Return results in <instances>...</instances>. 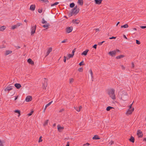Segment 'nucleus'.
I'll list each match as a JSON object with an SVG mask.
<instances>
[{
	"label": "nucleus",
	"mask_w": 146,
	"mask_h": 146,
	"mask_svg": "<svg viewBox=\"0 0 146 146\" xmlns=\"http://www.w3.org/2000/svg\"><path fill=\"white\" fill-rule=\"evenodd\" d=\"M80 10L78 8L77 6H76L74 8L72 9L70 13L68 14L69 17L72 16L74 14H76Z\"/></svg>",
	"instance_id": "nucleus-1"
},
{
	"label": "nucleus",
	"mask_w": 146,
	"mask_h": 146,
	"mask_svg": "<svg viewBox=\"0 0 146 146\" xmlns=\"http://www.w3.org/2000/svg\"><path fill=\"white\" fill-rule=\"evenodd\" d=\"M108 94L110 97L113 100H114L115 99V90L114 89H111L109 90L108 92Z\"/></svg>",
	"instance_id": "nucleus-2"
},
{
	"label": "nucleus",
	"mask_w": 146,
	"mask_h": 146,
	"mask_svg": "<svg viewBox=\"0 0 146 146\" xmlns=\"http://www.w3.org/2000/svg\"><path fill=\"white\" fill-rule=\"evenodd\" d=\"M36 27V25H35L34 26H33L31 27V35H33L34 33H35Z\"/></svg>",
	"instance_id": "nucleus-3"
},
{
	"label": "nucleus",
	"mask_w": 146,
	"mask_h": 146,
	"mask_svg": "<svg viewBox=\"0 0 146 146\" xmlns=\"http://www.w3.org/2000/svg\"><path fill=\"white\" fill-rule=\"evenodd\" d=\"M72 29L73 27H68L66 29V32L68 33H69L72 32Z\"/></svg>",
	"instance_id": "nucleus-4"
},
{
	"label": "nucleus",
	"mask_w": 146,
	"mask_h": 146,
	"mask_svg": "<svg viewBox=\"0 0 146 146\" xmlns=\"http://www.w3.org/2000/svg\"><path fill=\"white\" fill-rule=\"evenodd\" d=\"M137 135L139 137H141L143 135L142 132L140 130H138L137 131Z\"/></svg>",
	"instance_id": "nucleus-5"
},
{
	"label": "nucleus",
	"mask_w": 146,
	"mask_h": 146,
	"mask_svg": "<svg viewBox=\"0 0 146 146\" xmlns=\"http://www.w3.org/2000/svg\"><path fill=\"white\" fill-rule=\"evenodd\" d=\"M32 100V97L30 96H27L26 98L25 101L27 102H29L31 101Z\"/></svg>",
	"instance_id": "nucleus-6"
},
{
	"label": "nucleus",
	"mask_w": 146,
	"mask_h": 146,
	"mask_svg": "<svg viewBox=\"0 0 146 146\" xmlns=\"http://www.w3.org/2000/svg\"><path fill=\"white\" fill-rule=\"evenodd\" d=\"M80 22V21L78 19H76L75 20L73 19L72 21V23L75 24L76 25H77Z\"/></svg>",
	"instance_id": "nucleus-7"
},
{
	"label": "nucleus",
	"mask_w": 146,
	"mask_h": 146,
	"mask_svg": "<svg viewBox=\"0 0 146 146\" xmlns=\"http://www.w3.org/2000/svg\"><path fill=\"white\" fill-rule=\"evenodd\" d=\"M52 101H51L48 104H47L45 106L44 108V109L43 111L44 112H45V111L46 109V108H47V107L48 106H49L52 103Z\"/></svg>",
	"instance_id": "nucleus-8"
},
{
	"label": "nucleus",
	"mask_w": 146,
	"mask_h": 146,
	"mask_svg": "<svg viewBox=\"0 0 146 146\" xmlns=\"http://www.w3.org/2000/svg\"><path fill=\"white\" fill-rule=\"evenodd\" d=\"M109 54L111 56H113L114 55H115L116 54L115 51L113 50L111 51H110L109 52Z\"/></svg>",
	"instance_id": "nucleus-9"
},
{
	"label": "nucleus",
	"mask_w": 146,
	"mask_h": 146,
	"mask_svg": "<svg viewBox=\"0 0 146 146\" xmlns=\"http://www.w3.org/2000/svg\"><path fill=\"white\" fill-rule=\"evenodd\" d=\"M12 90V86H8L5 89V92H6L7 91H8L9 92Z\"/></svg>",
	"instance_id": "nucleus-10"
},
{
	"label": "nucleus",
	"mask_w": 146,
	"mask_h": 146,
	"mask_svg": "<svg viewBox=\"0 0 146 146\" xmlns=\"http://www.w3.org/2000/svg\"><path fill=\"white\" fill-rule=\"evenodd\" d=\"M36 6L35 5H32L30 7V9L32 11H34L35 9Z\"/></svg>",
	"instance_id": "nucleus-11"
},
{
	"label": "nucleus",
	"mask_w": 146,
	"mask_h": 146,
	"mask_svg": "<svg viewBox=\"0 0 146 146\" xmlns=\"http://www.w3.org/2000/svg\"><path fill=\"white\" fill-rule=\"evenodd\" d=\"M95 3L96 4L98 5L100 4L102 1V0H94Z\"/></svg>",
	"instance_id": "nucleus-12"
},
{
	"label": "nucleus",
	"mask_w": 146,
	"mask_h": 146,
	"mask_svg": "<svg viewBox=\"0 0 146 146\" xmlns=\"http://www.w3.org/2000/svg\"><path fill=\"white\" fill-rule=\"evenodd\" d=\"M134 111V108H133L131 110H129L126 112V113L128 114H131Z\"/></svg>",
	"instance_id": "nucleus-13"
},
{
	"label": "nucleus",
	"mask_w": 146,
	"mask_h": 146,
	"mask_svg": "<svg viewBox=\"0 0 146 146\" xmlns=\"http://www.w3.org/2000/svg\"><path fill=\"white\" fill-rule=\"evenodd\" d=\"M27 62L29 64L32 65H33L34 64V62L30 58L28 59L27 60Z\"/></svg>",
	"instance_id": "nucleus-14"
},
{
	"label": "nucleus",
	"mask_w": 146,
	"mask_h": 146,
	"mask_svg": "<svg viewBox=\"0 0 146 146\" xmlns=\"http://www.w3.org/2000/svg\"><path fill=\"white\" fill-rule=\"evenodd\" d=\"M15 86L17 88L19 89L21 87V85L19 83H16L15 84Z\"/></svg>",
	"instance_id": "nucleus-15"
},
{
	"label": "nucleus",
	"mask_w": 146,
	"mask_h": 146,
	"mask_svg": "<svg viewBox=\"0 0 146 146\" xmlns=\"http://www.w3.org/2000/svg\"><path fill=\"white\" fill-rule=\"evenodd\" d=\"M78 3L80 5H82L84 3V1L83 0H78Z\"/></svg>",
	"instance_id": "nucleus-16"
},
{
	"label": "nucleus",
	"mask_w": 146,
	"mask_h": 146,
	"mask_svg": "<svg viewBox=\"0 0 146 146\" xmlns=\"http://www.w3.org/2000/svg\"><path fill=\"white\" fill-rule=\"evenodd\" d=\"M89 51V50H86L82 53V55L86 56L87 54V53Z\"/></svg>",
	"instance_id": "nucleus-17"
},
{
	"label": "nucleus",
	"mask_w": 146,
	"mask_h": 146,
	"mask_svg": "<svg viewBox=\"0 0 146 146\" xmlns=\"http://www.w3.org/2000/svg\"><path fill=\"white\" fill-rule=\"evenodd\" d=\"M57 127L58 131H61V130L63 129H64V127H61L59 125H57Z\"/></svg>",
	"instance_id": "nucleus-18"
},
{
	"label": "nucleus",
	"mask_w": 146,
	"mask_h": 146,
	"mask_svg": "<svg viewBox=\"0 0 146 146\" xmlns=\"http://www.w3.org/2000/svg\"><path fill=\"white\" fill-rule=\"evenodd\" d=\"M129 140L130 142L132 143H134L135 141V139L133 136H131L130 139H129Z\"/></svg>",
	"instance_id": "nucleus-19"
},
{
	"label": "nucleus",
	"mask_w": 146,
	"mask_h": 146,
	"mask_svg": "<svg viewBox=\"0 0 146 146\" xmlns=\"http://www.w3.org/2000/svg\"><path fill=\"white\" fill-rule=\"evenodd\" d=\"M52 51V48H50L48 49L47 52V55H48Z\"/></svg>",
	"instance_id": "nucleus-20"
},
{
	"label": "nucleus",
	"mask_w": 146,
	"mask_h": 146,
	"mask_svg": "<svg viewBox=\"0 0 146 146\" xmlns=\"http://www.w3.org/2000/svg\"><path fill=\"white\" fill-rule=\"evenodd\" d=\"M6 27L4 26H3L0 27V31H3L6 29Z\"/></svg>",
	"instance_id": "nucleus-21"
},
{
	"label": "nucleus",
	"mask_w": 146,
	"mask_h": 146,
	"mask_svg": "<svg viewBox=\"0 0 146 146\" xmlns=\"http://www.w3.org/2000/svg\"><path fill=\"white\" fill-rule=\"evenodd\" d=\"M92 139H100V138L98 137V135H95L93 137Z\"/></svg>",
	"instance_id": "nucleus-22"
},
{
	"label": "nucleus",
	"mask_w": 146,
	"mask_h": 146,
	"mask_svg": "<svg viewBox=\"0 0 146 146\" xmlns=\"http://www.w3.org/2000/svg\"><path fill=\"white\" fill-rule=\"evenodd\" d=\"M12 52V51L10 50H7L6 51L5 54L6 55H8L10 54H11Z\"/></svg>",
	"instance_id": "nucleus-23"
},
{
	"label": "nucleus",
	"mask_w": 146,
	"mask_h": 146,
	"mask_svg": "<svg viewBox=\"0 0 146 146\" xmlns=\"http://www.w3.org/2000/svg\"><path fill=\"white\" fill-rule=\"evenodd\" d=\"M47 86L46 83H44L42 86V87L43 89L45 90Z\"/></svg>",
	"instance_id": "nucleus-24"
},
{
	"label": "nucleus",
	"mask_w": 146,
	"mask_h": 146,
	"mask_svg": "<svg viewBox=\"0 0 146 146\" xmlns=\"http://www.w3.org/2000/svg\"><path fill=\"white\" fill-rule=\"evenodd\" d=\"M46 24H45V25H43L42 26V27H44V28H46V27L48 28V26L50 25L48 23Z\"/></svg>",
	"instance_id": "nucleus-25"
},
{
	"label": "nucleus",
	"mask_w": 146,
	"mask_h": 146,
	"mask_svg": "<svg viewBox=\"0 0 146 146\" xmlns=\"http://www.w3.org/2000/svg\"><path fill=\"white\" fill-rule=\"evenodd\" d=\"M124 56L123 55H119L118 56H117L116 57V58L117 59H120L121 58H123Z\"/></svg>",
	"instance_id": "nucleus-26"
},
{
	"label": "nucleus",
	"mask_w": 146,
	"mask_h": 146,
	"mask_svg": "<svg viewBox=\"0 0 146 146\" xmlns=\"http://www.w3.org/2000/svg\"><path fill=\"white\" fill-rule=\"evenodd\" d=\"M47 21L45 20L44 18H42L41 23L42 24H47Z\"/></svg>",
	"instance_id": "nucleus-27"
},
{
	"label": "nucleus",
	"mask_w": 146,
	"mask_h": 146,
	"mask_svg": "<svg viewBox=\"0 0 146 146\" xmlns=\"http://www.w3.org/2000/svg\"><path fill=\"white\" fill-rule=\"evenodd\" d=\"M128 27V25L127 24H125L121 26V28H127Z\"/></svg>",
	"instance_id": "nucleus-28"
},
{
	"label": "nucleus",
	"mask_w": 146,
	"mask_h": 146,
	"mask_svg": "<svg viewBox=\"0 0 146 146\" xmlns=\"http://www.w3.org/2000/svg\"><path fill=\"white\" fill-rule=\"evenodd\" d=\"M15 111V112L16 113H18V116H19L21 115L20 112V111L19 110H15V111Z\"/></svg>",
	"instance_id": "nucleus-29"
},
{
	"label": "nucleus",
	"mask_w": 146,
	"mask_h": 146,
	"mask_svg": "<svg viewBox=\"0 0 146 146\" xmlns=\"http://www.w3.org/2000/svg\"><path fill=\"white\" fill-rule=\"evenodd\" d=\"M75 5V4L74 3H70V7L71 8H73V7Z\"/></svg>",
	"instance_id": "nucleus-30"
},
{
	"label": "nucleus",
	"mask_w": 146,
	"mask_h": 146,
	"mask_svg": "<svg viewBox=\"0 0 146 146\" xmlns=\"http://www.w3.org/2000/svg\"><path fill=\"white\" fill-rule=\"evenodd\" d=\"M48 120H46L44 122V123L43 124V125L44 126H46V125H47L48 123Z\"/></svg>",
	"instance_id": "nucleus-31"
},
{
	"label": "nucleus",
	"mask_w": 146,
	"mask_h": 146,
	"mask_svg": "<svg viewBox=\"0 0 146 146\" xmlns=\"http://www.w3.org/2000/svg\"><path fill=\"white\" fill-rule=\"evenodd\" d=\"M113 108L111 107V106H108V107L106 109V110L107 111H109L111 109V108Z\"/></svg>",
	"instance_id": "nucleus-32"
},
{
	"label": "nucleus",
	"mask_w": 146,
	"mask_h": 146,
	"mask_svg": "<svg viewBox=\"0 0 146 146\" xmlns=\"http://www.w3.org/2000/svg\"><path fill=\"white\" fill-rule=\"evenodd\" d=\"M40 1H42L43 3H45L46 4L48 3V0H40Z\"/></svg>",
	"instance_id": "nucleus-33"
},
{
	"label": "nucleus",
	"mask_w": 146,
	"mask_h": 146,
	"mask_svg": "<svg viewBox=\"0 0 146 146\" xmlns=\"http://www.w3.org/2000/svg\"><path fill=\"white\" fill-rule=\"evenodd\" d=\"M89 72H90V73L91 74V77H92V78H93V72H92V70L91 69H90V70H89Z\"/></svg>",
	"instance_id": "nucleus-34"
},
{
	"label": "nucleus",
	"mask_w": 146,
	"mask_h": 146,
	"mask_svg": "<svg viewBox=\"0 0 146 146\" xmlns=\"http://www.w3.org/2000/svg\"><path fill=\"white\" fill-rule=\"evenodd\" d=\"M82 106H80L79 108V109H78V110H77V111L78 112H79L82 109Z\"/></svg>",
	"instance_id": "nucleus-35"
},
{
	"label": "nucleus",
	"mask_w": 146,
	"mask_h": 146,
	"mask_svg": "<svg viewBox=\"0 0 146 146\" xmlns=\"http://www.w3.org/2000/svg\"><path fill=\"white\" fill-rule=\"evenodd\" d=\"M73 54H68V57L69 58H72L73 56Z\"/></svg>",
	"instance_id": "nucleus-36"
},
{
	"label": "nucleus",
	"mask_w": 146,
	"mask_h": 146,
	"mask_svg": "<svg viewBox=\"0 0 146 146\" xmlns=\"http://www.w3.org/2000/svg\"><path fill=\"white\" fill-rule=\"evenodd\" d=\"M17 27V26L16 25H13L12 26L11 29H14Z\"/></svg>",
	"instance_id": "nucleus-37"
},
{
	"label": "nucleus",
	"mask_w": 146,
	"mask_h": 146,
	"mask_svg": "<svg viewBox=\"0 0 146 146\" xmlns=\"http://www.w3.org/2000/svg\"><path fill=\"white\" fill-rule=\"evenodd\" d=\"M58 4V2H56L54 3L53 4H51V6L52 7V6L56 5Z\"/></svg>",
	"instance_id": "nucleus-38"
},
{
	"label": "nucleus",
	"mask_w": 146,
	"mask_h": 146,
	"mask_svg": "<svg viewBox=\"0 0 146 146\" xmlns=\"http://www.w3.org/2000/svg\"><path fill=\"white\" fill-rule=\"evenodd\" d=\"M74 79L73 78H71L69 80V83L70 84L72 83L73 82Z\"/></svg>",
	"instance_id": "nucleus-39"
},
{
	"label": "nucleus",
	"mask_w": 146,
	"mask_h": 146,
	"mask_svg": "<svg viewBox=\"0 0 146 146\" xmlns=\"http://www.w3.org/2000/svg\"><path fill=\"white\" fill-rule=\"evenodd\" d=\"M22 25V24L21 23H18L17 24V25H16V26H17V27H19L21 25Z\"/></svg>",
	"instance_id": "nucleus-40"
},
{
	"label": "nucleus",
	"mask_w": 146,
	"mask_h": 146,
	"mask_svg": "<svg viewBox=\"0 0 146 146\" xmlns=\"http://www.w3.org/2000/svg\"><path fill=\"white\" fill-rule=\"evenodd\" d=\"M42 137L41 136H40L39 139L38 140V142H40L42 141Z\"/></svg>",
	"instance_id": "nucleus-41"
},
{
	"label": "nucleus",
	"mask_w": 146,
	"mask_h": 146,
	"mask_svg": "<svg viewBox=\"0 0 146 146\" xmlns=\"http://www.w3.org/2000/svg\"><path fill=\"white\" fill-rule=\"evenodd\" d=\"M124 96H125L124 95H123L122 96V97L121 98V99H122V100L123 101H125L126 100V99H125L124 98Z\"/></svg>",
	"instance_id": "nucleus-42"
},
{
	"label": "nucleus",
	"mask_w": 146,
	"mask_h": 146,
	"mask_svg": "<svg viewBox=\"0 0 146 146\" xmlns=\"http://www.w3.org/2000/svg\"><path fill=\"white\" fill-rule=\"evenodd\" d=\"M78 71L80 72H82L83 71V69L82 68H79L78 69Z\"/></svg>",
	"instance_id": "nucleus-43"
},
{
	"label": "nucleus",
	"mask_w": 146,
	"mask_h": 146,
	"mask_svg": "<svg viewBox=\"0 0 146 146\" xmlns=\"http://www.w3.org/2000/svg\"><path fill=\"white\" fill-rule=\"evenodd\" d=\"M33 111H31L30 112V113H29L28 114V115L29 116H30L31 115H32V114H33Z\"/></svg>",
	"instance_id": "nucleus-44"
},
{
	"label": "nucleus",
	"mask_w": 146,
	"mask_h": 146,
	"mask_svg": "<svg viewBox=\"0 0 146 146\" xmlns=\"http://www.w3.org/2000/svg\"><path fill=\"white\" fill-rule=\"evenodd\" d=\"M83 63H84V61H83L79 63V65L80 66H81L82 65H84V64Z\"/></svg>",
	"instance_id": "nucleus-45"
},
{
	"label": "nucleus",
	"mask_w": 146,
	"mask_h": 146,
	"mask_svg": "<svg viewBox=\"0 0 146 146\" xmlns=\"http://www.w3.org/2000/svg\"><path fill=\"white\" fill-rule=\"evenodd\" d=\"M136 43L137 44H140V41L139 40H136Z\"/></svg>",
	"instance_id": "nucleus-46"
},
{
	"label": "nucleus",
	"mask_w": 146,
	"mask_h": 146,
	"mask_svg": "<svg viewBox=\"0 0 146 146\" xmlns=\"http://www.w3.org/2000/svg\"><path fill=\"white\" fill-rule=\"evenodd\" d=\"M105 42L104 41H103L101 42H100L98 43V44L100 45H101L102 44V43Z\"/></svg>",
	"instance_id": "nucleus-47"
},
{
	"label": "nucleus",
	"mask_w": 146,
	"mask_h": 146,
	"mask_svg": "<svg viewBox=\"0 0 146 146\" xmlns=\"http://www.w3.org/2000/svg\"><path fill=\"white\" fill-rule=\"evenodd\" d=\"M113 141H111L109 143V144H110V145H111L113 143Z\"/></svg>",
	"instance_id": "nucleus-48"
},
{
	"label": "nucleus",
	"mask_w": 146,
	"mask_h": 146,
	"mask_svg": "<svg viewBox=\"0 0 146 146\" xmlns=\"http://www.w3.org/2000/svg\"><path fill=\"white\" fill-rule=\"evenodd\" d=\"M42 9H39L38 10V12L40 13H42Z\"/></svg>",
	"instance_id": "nucleus-49"
},
{
	"label": "nucleus",
	"mask_w": 146,
	"mask_h": 146,
	"mask_svg": "<svg viewBox=\"0 0 146 146\" xmlns=\"http://www.w3.org/2000/svg\"><path fill=\"white\" fill-rule=\"evenodd\" d=\"M0 146H4L2 141L0 140Z\"/></svg>",
	"instance_id": "nucleus-50"
},
{
	"label": "nucleus",
	"mask_w": 146,
	"mask_h": 146,
	"mask_svg": "<svg viewBox=\"0 0 146 146\" xmlns=\"http://www.w3.org/2000/svg\"><path fill=\"white\" fill-rule=\"evenodd\" d=\"M121 66L122 70H124L125 69V67L123 66V65H121Z\"/></svg>",
	"instance_id": "nucleus-51"
},
{
	"label": "nucleus",
	"mask_w": 146,
	"mask_h": 146,
	"mask_svg": "<svg viewBox=\"0 0 146 146\" xmlns=\"http://www.w3.org/2000/svg\"><path fill=\"white\" fill-rule=\"evenodd\" d=\"M66 57L65 56H64V62H66Z\"/></svg>",
	"instance_id": "nucleus-52"
},
{
	"label": "nucleus",
	"mask_w": 146,
	"mask_h": 146,
	"mask_svg": "<svg viewBox=\"0 0 146 146\" xmlns=\"http://www.w3.org/2000/svg\"><path fill=\"white\" fill-rule=\"evenodd\" d=\"M116 38V37H115L112 36V37L109 38V39H115V38Z\"/></svg>",
	"instance_id": "nucleus-53"
},
{
	"label": "nucleus",
	"mask_w": 146,
	"mask_h": 146,
	"mask_svg": "<svg viewBox=\"0 0 146 146\" xmlns=\"http://www.w3.org/2000/svg\"><path fill=\"white\" fill-rule=\"evenodd\" d=\"M75 52V49H74L72 51V54H73V55L74 54V53Z\"/></svg>",
	"instance_id": "nucleus-54"
},
{
	"label": "nucleus",
	"mask_w": 146,
	"mask_h": 146,
	"mask_svg": "<svg viewBox=\"0 0 146 146\" xmlns=\"http://www.w3.org/2000/svg\"><path fill=\"white\" fill-rule=\"evenodd\" d=\"M15 47L17 49H18L19 48H20V47L17 46H15Z\"/></svg>",
	"instance_id": "nucleus-55"
},
{
	"label": "nucleus",
	"mask_w": 146,
	"mask_h": 146,
	"mask_svg": "<svg viewBox=\"0 0 146 146\" xmlns=\"http://www.w3.org/2000/svg\"><path fill=\"white\" fill-rule=\"evenodd\" d=\"M140 27L142 29H144L146 28V26H141Z\"/></svg>",
	"instance_id": "nucleus-56"
},
{
	"label": "nucleus",
	"mask_w": 146,
	"mask_h": 146,
	"mask_svg": "<svg viewBox=\"0 0 146 146\" xmlns=\"http://www.w3.org/2000/svg\"><path fill=\"white\" fill-rule=\"evenodd\" d=\"M90 144L87 143H86V144H84V146H85V145H87V146H89L90 145Z\"/></svg>",
	"instance_id": "nucleus-57"
},
{
	"label": "nucleus",
	"mask_w": 146,
	"mask_h": 146,
	"mask_svg": "<svg viewBox=\"0 0 146 146\" xmlns=\"http://www.w3.org/2000/svg\"><path fill=\"white\" fill-rule=\"evenodd\" d=\"M97 44H94L93 46V47L95 49H96V47H97Z\"/></svg>",
	"instance_id": "nucleus-58"
},
{
	"label": "nucleus",
	"mask_w": 146,
	"mask_h": 146,
	"mask_svg": "<svg viewBox=\"0 0 146 146\" xmlns=\"http://www.w3.org/2000/svg\"><path fill=\"white\" fill-rule=\"evenodd\" d=\"M133 103L132 104H130L129 105V109H131V108L132 106V104H133Z\"/></svg>",
	"instance_id": "nucleus-59"
},
{
	"label": "nucleus",
	"mask_w": 146,
	"mask_h": 146,
	"mask_svg": "<svg viewBox=\"0 0 146 146\" xmlns=\"http://www.w3.org/2000/svg\"><path fill=\"white\" fill-rule=\"evenodd\" d=\"M74 109L76 110L77 111V110H78V109H79V108H78L77 107H74Z\"/></svg>",
	"instance_id": "nucleus-60"
},
{
	"label": "nucleus",
	"mask_w": 146,
	"mask_h": 146,
	"mask_svg": "<svg viewBox=\"0 0 146 146\" xmlns=\"http://www.w3.org/2000/svg\"><path fill=\"white\" fill-rule=\"evenodd\" d=\"M66 40H65V39H64V40H63V41H62L61 42L62 43H64V42H66Z\"/></svg>",
	"instance_id": "nucleus-61"
},
{
	"label": "nucleus",
	"mask_w": 146,
	"mask_h": 146,
	"mask_svg": "<svg viewBox=\"0 0 146 146\" xmlns=\"http://www.w3.org/2000/svg\"><path fill=\"white\" fill-rule=\"evenodd\" d=\"M64 110L63 109H62L60 110L59 111V112H61L63 111Z\"/></svg>",
	"instance_id": "nucleus-62"
},
{
	"label": "nucleus",
	"mask_w": 146,
	"mask_h": 146,
	"mask_svg": "<svg viewBox=\"0 0 146 146\" xmlns=\"http://www.w3.org/2000/svg\"><path fill=\"white\" fill-rule=\"evenodd\" d=\"M123 37L124 38H125L126 39H127V37H126V36L125 35H123Z\"/></svg>",
	"instance_id": "nucleus-63"
},
{
	"label": "nucleus",
	"mask_w": 146,
	"mask_h": 146,
	"mask_svg": "<svg viewBox=\"0 0 146 146\" xmlns=\"http://www.w3.org/2000/svg\"><path fill=\"white\" fill-rule=\"evenodd\" d=\"M66 146H69V142H68L67 145Z\"/></svg>",
	"instance_id": "nucleus-64"
}]
</instances>
